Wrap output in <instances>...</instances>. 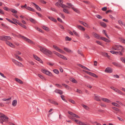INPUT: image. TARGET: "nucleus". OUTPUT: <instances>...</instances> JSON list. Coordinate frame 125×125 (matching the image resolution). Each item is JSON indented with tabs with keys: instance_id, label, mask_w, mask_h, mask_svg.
Masks as SVG:
<instances>
[{
	"instance_id": "nucleus-1",
	"label": "nucleus",
	"mask_w": 125,
	"mask_h": 125,
	"mask_svg": "<svg viewBox=\"0 0 125 125\" xmlns=\"http://www.w3.org/2000/svg\"><path fill=\"white\" fill-rule=\"evenodd\" d=\"M41 50V52L43 53L48 56L51 57V55L52 54V52L44 47V48H42Z\"/></svg>"
},
{
	"instance_id": "nucleus-2",
	"label": "nucleus",
	"mask_w": 125,
	"mask_h": 125,
	"mask_svg": "<svg viewBox=\"0 0 125 125\" xmlns=\"http://www.w3.org/2000/svg\"><path fill=\"white\" fill-rule=\"evenodd\" d=\"M41 50V52L43 53L48 56L51 57V55L52 54V52L44 47V48H42Z\"/></svg>"
},
{
	"instance_id": "nucleus-3",
	"label": "nucleus",
	"mask_w": 125,
	"mask_h": 125,
	"mask_svg": "<svg viewBox=\"0 0 125 125\" xmlns=\"http://www.w3.org/2000/svg\"><path fill=\"white\" fill-rule=\"evenodd\" d=\"M41 50V52L43 53L48 56L51 57V55L52 54V52L44 47V48H42Z\"/></svg>"
},
{
	"instance_id": "nucleus-4",
	"label": "nucleus",
	"mask_w": 125,
	"mask_h": 125,
	"mask_svg": "<svg viewBox=\"0 0 125 125\" xmlns=\"http://www.w3.org/2000/svg\"><path fill=\"white\" fill-rule=\"evenodd\" d=\"M11 39V38L9 36L3 35L0 36V40L2 41H4L6 42L8 40H9Z\"/></svg>"
},
{
	"instance_id": "nucleus-5",
	"label": "nucleus",
	"mask_w": 125,
	"mask_h": 125,
	"mask_svg": "<svg viewBox=\"0 0 125 125\" xmlns=\"http://www.w3.org/2000/svg\"><path fill=\"white\" fill-rule=\"evenodd\" d=\"M0 117L1 120H2L3 121L7 122L8 121V119L9 118L5 115H1L0 116Z\"/></svg>"
},
{
	"instance_id": "nucleus-6",
	"label": "nucleus",
	"mask_w": 125,
	"mask_h": 125,
	"mask_svg": "<svg viewBox=\"0 0 125 125\" xmlns=\"http://www.w3.org/2000/svg\"><path fill=\"white\" fill-rule=\"evenodd\" d=\"M110 87L111 88V89H113L116 92L122 95H125V94H124L122 92H121L118 89L116 88H115L114 87L112 86L111 87Z\"/></svg>"
},
{
	"instance_id": "nucleus-7",
	"label": "nucleus",
	"mask_w": 125,
	"mask_h": 125,
	"mask_svg": "<svg viewBox=\"0 0 125 125\" xmlns=\"http://www.w3.org/2000/svg\"><path fill=\"white\" fill-rule=\"evenodd\" d=\"M83 71L89 74L91 76H92L96 78H97L98 77L97 76L96 74L94 73L86 71L85 70H83Z\"/></svg>"
},
{
	"instance_id": "nucleus-8",
	"label": "nucleus",
	"mask_w": 125,
	"mask_h": 125,
	"mask_svg": "<svg viewBox=\"0 0 125 125\" xmlns=\"http://www.w3.org/2000/svg\"><path fill=\"white\" fill-rule=\"evenodd\" d=\"M105 72L108 73H111L113 72L112 69L109 67L107 68L105 70Z\"/></svg>"
},
{
	"instance_id": "nucleus-9",
	"label": "nucleus",
	"mask_w": 125,
	"mask_h": 125,
	"mask_svg": "<svg viewBox=\"0 0 125 125\" xmlns=\"http://www.w3.org/2000/svg\"><path fill=\"white\" fill-rule=\"evenodd\" d=\"M112 63L114 65L117 67L120 68H122L123 67V66L122 65L120 64H118L117 62H112Z\"/></svg>"
},
{
	"instance_id": "nucleus-10",
	"label": "nucleus",
	"mask_w": 125,
	"mask_h": 125,
	"mask_svg": "<svg viewBox=\"0 0 125 125\" xmlns=\"http://www.w3.org/2000/svg\"><path fill=\"white\" fill-rule=\"evenodd\" d=\"M20 37H21L23 39H24L25 41L28 42L30 43L31 40L29 39L26 37L24 36L20 35Z\"/></svg>"
},
{
	"instance_id": "nucleus-11",
	"label": "nucleus",
	"mask_w": 125,
	"mask_h": 125,
	"mask_svg": "<svg viewBox=\"0 0 125 125\" xmlns=\"http://www.w3.org/2000/svg\"><path fill=\"white\" fill-rule=\"evenodd\" d=\"M32 3L35 6V7L36 9L39 11H41L42 10L39 7V6L36 5L35 3L34 2H32Z\"/></svg>"
},
{
	"instance_id": "nucleus-12",
	"label": "nucleus",
	"mask_w": 125,
	"mask_h": 125,
	"mask_svg": "<svg viewBox=\"0 0 125 125\" xmlns=\"http://www.w3.org/2000/svg\"><path fill=\"white\" fill-rule=\"evenodd\" d=\"M55 92L59 94L60 95L62 94L63 93V91L61 90L56 89L55 91Z\"/></svg>"
},
{
	"instance_id": "nucleus-13",
	"label": "nucleus",
	"mask_w": 125,
	"mask_h": 125,
	"mask_svg": "<svg viewBox=\"0 0 125 125\" xmlns=\"http://www.w3.org/2000/svg\"><path fill=\"white\" fill-rule=\"evenodd\" d=\"M77 27L78 28L81 30L84 31L85 30L84 28L81 25H77Z\"/></svg>"
},
{
	"instance_id": "nucleus-14",
	"label": "nucleus",
	"mask_w": 125,
	"mask_h": 125,
	"mask_svg": "<svg viewBox=\"0 0 125 125\" xmlns=\"http://www.w3.org/2000/svg\"><path fill=\"white\" fill-rule=\"evenodd\" d=\"M114 47L116 48L117 50H121V48H122V46L121 45H114Z\"/></svg>"
},
{
	"instance_id": "nucleus-15",
	"label": "nucleus",
	"mask_w": 125,
	"mask_h": 125,
	"mask_svg": "<svg viewBox=\"0 0 125 125\" xmlns=\"http://www.w3.org/2000/svg\"><path fill=\"white\" fill-rule=\"evenodd\" d=\"M92 34L97 39H99L100 36L98 34L95 32H93L92 33Z\"/></svg>"
},
{
	"instance_id": "nucleus-16",
	"label": "nucleus",
	"mask_w": 125,
	"mask_h": 125,
	"mask_svg": "<svg viewBox=\"0 0 125 125\" xmlns=\"http://www.w3.org/2000/svg\"><path fill=\"white\" fill-rule=\"evenodd\" d=\"M100 39L106 42H110V41L109 40L105 37H100Z\"/></svg>"
},
{
	"instance_id": "nucleus-17",
	"label": "nucleus",
	"mask_w": 125,
	"mask_h": 125,
	"mask_svg": "<svg viewBox=\"0 0 125 125\" xmlns=\"http://www.w3.org/2000/svg\"><path fill=\"white\" fill-rule=\"evenodd\" d=\"M102 101L107 103H109L111 102L110 100L106 98H102Z\"/></svg>"
},
{
	"instance_id": "nucleus-18",
	"label": "nucleus",
	"mask_w": 125,
	"mask_h": 125,
	"mask_svg": "<svg viewBox=\"0 0 125 125\" xmlns=\"http://www.w3.org/2000/svg\"><path fill=\"white\" fill-rule=\"evenodd\" d=\"M6 43L7 45H8L9 46L11 47H14V45L13 44L7 41L6 42Z\"/></svg>"
},
{
	"instance_id": "nucleus-19",
	"label": "nucleus",
	"mask_w": 125,
	"mask_h": 125,
	"mask_svg": "<svg viewBox=\"0 0 125 125\" xmlns=\"http://www.w3.org/2000/svg\"><path fill=\"white\" fill-rule=\"evenodd\" d=\"M47 17L49 19L52 20V21H54L55 22H56V21H57L56 19H54V18L52 17H50L49 16H48Z\"/></svg>"
},
{
	"instance_id": "nucleus-20",
	"label": "nucleus",
	"mask_w": 125,
	"mask_h": 125,
	"mask_svg": "<svg viewBox=\"0 0 125 125\" xmlns=\"http://www.w3.org/2000/svg\"><path fill=\"white\" fill-rule=\"evenodd\" d=\"M77 124L80 125H90L88 123H86L85 124L81 121H79V122L77 123Z\"/></svg>"
},
{
	"instance_id": "nucleus-21",
	"label": "nucleus",
	"mask_w": 125,
	"mask_h": 125,
	"mask_svg": "<svg viewBox=\"0 0 125 125\" xmlns=\"http://www.w3.org/2000/svg\"><path fill=\"white\" fill-rule=\"evenodd\" d=\"M15 80L17 82H18L19 83H20L21 84H22L23 83L22 81L20 80V79H19L18 78H15Z\"/></svg>"
},
{
	"instance_id": "nucleus-22",
	"label": "nucleus",
	"mask_w": 125,
	"mask_h": 125,
	"mask_svg": "<svg viewBox=\"0 0 125 125\" xmlns=\"http://www.w3.org/2000/svg\"><path fill=\"white\" fill-rule=\"evenodd\" d=\"M18 24L20 26H21L22 27L25 29H26L27 28V27L24 24H22L21 23H20V22L18 21Z\"/></svg>"
},
{
	"instance_id": "nucleus-23",
	"label": "nucleus",
	"mask_w": 125,
	"mask_h": 125,
	"mask_svg": "<svg viewBox=\"0 0 125 125\" xmlns=\"http://www.w3.org/2000/svg\"><path fill=\"white\" fill-rule=\"evenodd\" d=\"M64 50L66 52H73L69 48L64 47Z\"/></svg>"
},
{
	"instance_id": "nucleus-24",
	"label": "nucleus",
	"mask_w": 125,
	"mask_h": 125,
	"mask_svg": "<svg viewBox=\"0 0 125 125\" xmlns=\"http://www.w3.org/2000/svg\"><path fill=\"white\" fill-rule=\"evenodd\" d=\"M17 103V101L16 100H14L12 103V105L13 106H15L16 105Z\"/></svg>"
},
{
	"instance_id": "nucleus-25",
	"label": "nucleus",
	"mask_w": 125,
	"mask_h": 125,
	"mask_svg": "<svg viewBox=\"0 0 125 125\" xmlns=\"http://www.w3.org/2000/svg\"><path fill=\"white\" fill-rule=\"evenodd\" d=\"M79 22L81 24H83L84 26L86 27H88V24L86 23L83 22V21H79Z\"/></svg>"
},
{
	"instance_id": "nucleus-26",
	"label": "nucleus",
	"mask_w": 125,
	"mask_h": 125,
	"mask_svg": "<svg viewBox=\"0 0 125 125\" xmlns=\"http://www.w3.org/2000/svg\"><path fill=\"white\" fill-rule=\"evenodd\" d=\"M26 8H27L26 9L29 10H30L33 12L35 11V10L34 9L32 8H31L30 7L28 6Z\"/></svg>"
},
{
	"instance_id": "nucleus-27",
	"label": "nucleus",
	"mask_w": 125,
	"mask_h": 125,
	"mask_svg": "<svg viewBox=\"0 0 125 125\" xmlns=\"http://www.w3.org/2000/svg\"><path fill=\"white\" fill-rule=\"evenodd\" d=\"M45 74H46L47 75H48L52 77L53 76V75L50 72L48 71L47 70L46 71V73Z\"/></svg>"
},
{
	"instance_id": "nucleus-28",
	"label": "nucleus",
	"mask_w": 125,
	"mask_h": 125,
	"mask_svg": "<svg viewBox=\"0 0 125 125\" xmlns=\"http://www.w3.org/2000/svg\"><path fill=\"white\" fill-rule=\"evenodd\" d=\"M100 24L101 26L104 28H105L106 27V24L103 22H101L100 23Z\"/></svg>"
},
{
	"instance_id": "nucleus-29",
	"label": "nucleus",
	"mask_w": 125,
	"mask_h": 125,
	"mask_svg": "<svg viewBox=\"0 0 125 125\" xmlns=\"http://www.w3.org/2000/svg\"><path fill=\"white\" fill-rule=\"evenodd\" d=\"M62 3H58V2H57L56 3L55 5L59 7H62Z\"/></svg>"
},
{
	"instance_id": "nucleus-30",
	"label": "nucleus",
	"mask_w": 125,
	"mask_h": 125,
	"mask_svg": "<svg viewBox=\"0 0 125 125\" xmlns=\"http://www.w3.org/2000/svg\"><path fill=\"white\" fill-rule=\"evenodd\" d=\"M63 11L65 13L69 14L70 13V12L68 10V9L64 8L63 9Z\"/></svg>"
},
{
	"instance_id": "nucleus-31",
	"label": "nucleus",
	"mask_w": 125,
	"mask_h": 125,
	"mask_svg": "<svg viewBox=\"0 0 125 125\" xmlns=\"http://www.w3.org/2000/svg\"><path fill=\"white\" fill-rule=\"evenodd\" d=\"M29 20L32 23H35L36 22V21L31 18H30Z\"/></svg>"
},
{
	"instance_id": "nucleus-32",
	"label": "nucleus",
	"mask_w": 125,
	"mask_h": 125,
	"mask_svg": "<svg viewBox=\"0 0 125 125\" xmlns=\"http://www.w3.org/2000/svg\"><path fill=\"white\" fill-rule=\"evenodd\" d=\"M60 55L59 56V57H61V58H62V59H64V60H67V58L65 57L64 56L61 54H60Z\"/></svg>"
},
{
	"instance_id": "nucleus-33",
	"label": "nucleus",
	"mask_w": 125,
	"mask_h": 125,
	"mask_svg": "<svg viewBox=\"0 0 125 125\" xmlns=\"http://www.w3.org/2000/svg\"><path fill=\"white\" fill-rule=\"evenodd\" d=\"M38 76L39 77L42 79L43 80L45 81L46 80V79L41 74H38Z\"/></svg>"
},
{
	"instance_id": "nucleus-34",
	"label": "nucleus",
	"mask_w": 125,
	"mask_h": 125,
	"mask_svg": "<svg viewBox=\"0 0 125 125\" xmlns=\"http://www.w3.org/2000/svg\"><path fill=\"white\" fill-rule=\"evenodd\" d=\"M62 84L63 86H64L66 89H69L70 87L68 85L64 83H62Z\"/></svg>"
},
{
	"instance_id": "nucleus-35",
	"label": "nucleus",
	"mask_w": 125,
	"mask_h": 125,
	"mask_svg": "<svg viewBox=\"0 0 125 125\" xmlns=\"http://www.w3.org/2000/svg\"><path fill=\"white\" fill-rule=\"evenodd\" d=\"M112 105H114L115 106H116L117 107H119V106H120L118 104H117L115 103H114V102L112 103Z\"/></svg>"
},
{
	"instance_id": "nucleus-36",
	"label": "nucleus",
	"mask_w": 125,
	"mask_h": 125,
	"mask_svg": "<svg viewBox=\"0 0 125 125\" xmlns=\"http://www.w3.org/2000/svg\"><path fill=\"white\" fill-rule=\"evenodd\" d=\"M67 4L69 6V7H70V8H72L74 7L73 5L71 3H67Z\"/></svg>"
},
{
	"instance_id": "nucleus-37",
	"label": "nucleus",
	"mask_w": 125,
	"mask_h": 125,
	"mask_svg": "<svg viewBox=\"0 0 125 125\" xmlns=\"http://www.w3.org/2000/svg\"><path fill=\"white\" fill-rule=\"evenodd\" d=\"M10 10L12 12L15 13H17V11L14 9H11Z\"/></svg>"
},
{
	"instance_id": "nucleus-38",
	"label": "nucleus",
	"mask_w": 125,
	"mask_h": 125,
	"mask_svg": "<svg viewBox=\"0 0 125 125\" xmlns=\"http://www.w3.org/2000/svg\"><path fill=\"white\" fill-rule=\"evenodd\" d=\"M6 19L7 20H8L9 21V22H10V23H13V24H16V25H17L14 22H13L12 21L10 20V19H9L8 18H6Z\"/></svg>"
},
{
	"instance_id": "nucleus-39",
	"label": "nucleus",
	"mask_w": 125,
	"mask_h": 125,
	"mask_svg": "<svg viewBox=\"0 0 125 125\" xmlns=\"http://www.w3.org/2000/svg\"><path fill=\"white\" fill-rule=\"evenodd\" d=\"M82 105L86 109L88 110L89 109V108L87 106L83 104H82Z\"/></svg>"
},
{
	"instance_id": "nucleus-40",
	"label": "nucleus",
	"mask_w": 125,
	"mask_h": 125,
	"mask_svg": "<svg viewBox=\"0 0 125 125\" xmlns=\"http://www.w3.org/2000/svg\"><path fill=\"white\" fill-rule=\"evenodd\" d=\"M71 81L74 83H77V81L74 78H72L71 79Z\"/></svg>"
},
{
	"instance_id": "nucleus-41",
	"label": "nucleus",
	"mask_w": 125,
	"mask_h": 125,
	"mask_svg": "<svg viewBox=\"0 0 125 125\" xmlns=\"http://www.w3.org/2000/svg\"><path fill=\"white\" fill-rule=\"evenodd\" d=\"M73 32L74 33V34L76 36H77L78 37H79V34H78V33L75 30H73Z\"/></svg>"
},
{
	"instance_id": "nucleus-42",
	"label": "nucleus",
	"mask_w": 125,
	"mask_h": 125,
	"mask_svg": "<svg viewBox=\"0 0 125 125\" xmlns=\"http://www.w3.org/2000/svg\"><path fill=\"white\" fill-rule=\"evenodd\" d=\"M42 28L45 31H49V28L47 27H46L45 26H43L42 27Z\"/></svg>"
},
{
	"instance_id": "nucleus-43",
	"label": "nucleus",
	"mask_w": 125,
	"mask_h": 125,
	"mask_svg": "<svg viewBox=\"0 0 125 125\" xmlns=\"http://www.w3.org/2000/svg\"><path fill=\"white\" fill-rule=\"evenodd\" d=\"M103 56H104L107 57L108 58H109L110 57V56H109L108 54L107 53L104 52L103 53Z\"/></svg>"
},
{
	"instance_id": "nucleus-44",
	"label": "nucleus",
	"mask_w": 125,
	"mask_h": 125,
	"mask_svg": "<svg viewBox=\"0 0 125 125\" xmlns=\"http://www.w3.org/2000/svg\"><path fill=\"white\" fill-rule=\"evenodd\" d=\"M95 99L97 101H101V100L99 99V97L98 96H95Z\"/></svg>"
},
{
	"instance_id": "nucleus-45",
	"label": "nucleus",
	"mask_w": 125,
	"mask_h": 125,
	"mask_svg": "<svg viewBox=\"0 0 125 125\" xmlns=\"http://www.w3.org/2000/svg\"><path fill=\"white\" fill-rule=\"evenodd\" d=\"M35 29L36 30H37L39 31L40 32H41L42 33H43V32L39 28H38V27L35 28Z\"/></svg>"
},
{
	"instance_id": "nucleus-46",
	"label": "nucleus",
	"mask_w": 125,
	"mask_h": 125,
	"mask_svg": "<svg viewBox=\"0 0 125 125\" xmlns=\"http://www.w3.org/2000/svg\"><path fill=\"white\" fill-rule=\"evenodd\" d=\"M120 40L121 42L125 43V39L122 38H120Z\"/></svg>"
},
{
	"instance_id": "nucleus-47",
	"label": "nucleus",
	"mask_w": 125,
	"mask_h": 125,
	"mask_svg": "<svg viewBox=\"0 0 125 125\" xmlns=\"http://www.w3.org/2000/svg\"><path fill=\"white\" fill-rule=\"evenodd\" d=\"M72 9L73 10L76 12L77 13L79 12V11L77 9L74 8L73 7L72 8Z\"/></svg>"
},
{
	"instance_id": "nucleus-48",
	"label": "nucleus",
	"mask_w": 125,
	"mask_h": 125,
	"mask_svg": "<svg viewBox=\"0 0 125 125\" xmlns=\"http://www.w3.org/2000/svg\"><path fill=\"white\" fill-rule=\"evenodd\" d=\"M71 38H69L68 36H66L65 38V40L66 41H70L71 40Z\"/></svg>"
},
{
	"instance_id": "nucleus-49",
	"label": "nucleus",
	"mask_w": 125,
	"mask_h": 125,
	"mask_svg": "<svg viewBox=\"0 0 125 125\" xmlns=\"http://www.w3.org/2000/svg\"><path fill=\"white\" fill-rule=\"evenodd\" d=\"M53 71L54 73L57 74H58L59 73V71L57 69H54L53 70Z\"/></svg>"
},
{
	"instance_id": "nucleus-50",
	"label": "nucleus",
	"mask_w": 125,
	"mask_h": 125,
	"mask_svg": "<svg viewBox=\"0 0 125 125\" xmlns=\"http://www.w3.org/2000/svg\"><path fill=\"white\" fill-rule=\"evenodd\" d=\"M61 97L62 99L65 102H67V101L66 100H65L64 97V96L63 95H62L61 96Z\"/></svg>"
},
{
	"instance_id": "nucleus-51",
	"label": "nucleus",
	"mask_w": 125,
	"mask_h": 125,
	"mask_svg": "<svg viewBox=\"0 0 125 125\" xmlns=\"http://www.w3.org/2000/svg\"><path fill=\"white\" fill-rule=\"evenodd\" d=\"M53 48L57 51H58V50L60 48L59 47L55 45H53Z\"/></svg>"
},
{
	"instance_id": "nucleus-52",
	"label": "nucleus",
	"mask_w": 125,
	"mask_h": 125,
	"mask_svg": "<svg viewBox=\"0 0 125 125\" xmlns=\"http://www.w3.org/2000/svg\"><path fill=\"white\" fill-rule=\"evenodd\" d=\"M84 37L88 39H90V38L89 36L87 34L85 33L84 34Z\"/></svg>"
},
{
	"instance_id": "nucleus-53",
	"label": "nucleus",
	"mask_w": 125,
	"mask_h": 125,
	"mask_svg": "<svg viewBox=\"0 0 125 125\" xmlns=\"http://www.w3.org/2000/svg\"><path fill=\"white\" fill-rule=\"evenodd\" d=\"M78 54H80L81 56H83V54L82 53V52L79 50L78 51Z\"/></svg>"
},
{
	"instance_id": "nucleus-54",
	"label": "nucleus",
	"mask_w": 125,
	"mask_h": 125,
	"mask_svg": "<svg viewBox=\"0 0 125 125\" xmlns=\"http://www.w3.org/2000/svg\"><path fill=\"white\" fill-rule=\"evenodd\" d=\"M12 61L15 64H17V63H18V61L13 59H12Z\"/></svg>"
},
{
	"instance_id": "nucleus-55",
	"label": "nucleus",
	"mask_w": 125,
	"mask_h": 125,
	"mask_svg": "<svg viewBox=\"0 0 125 125\" xmlns=\"http://www.w3.org/2000/svg\"><path fill=\"white\" fill-rule=\"evenodd\" d=\"M75 90L76 92H78V93H79L80 94H81L82 93V91L81 90H79L78 89H76V90Z\"/></svg>"
},
{
	"instance_id": "nucleus-56",
	"label": "nucleus",
	"mask_w": 125,
	"mask_h": 125,
	"mask_svg": "<svg viewBox=\"0 0 125 125\" xmlns=\"http://www.w3.org/2000/svg\"><path fill=\"white\" fill-rule=\"evenodd\" d=\"M112 108L114 110H115L116 111H119V109H118V108H116L115 107H112Z\"/></svg>"
},
{
	"instance_id": "nucleus-57",
	"label": "nucleus",
	"mask_w": 125,
	"mask_h": 125,
	"mask_svg": "<svg viewBox=\"0 0 125 125\" xmlns=\"http://www.w3.org/2000/svg\"><path fill=\"white\" fill-rule=\"evenodd\" d=\"M121 60L123 62L125 63V58L124 57H121L120 58Z\"/></svg>"
},
{
	"instance_id": "nucleus-58",
	"label": "nucleus",
	"mask_w": 125,
	"mask_h": 125,
	"mask_svg": "<svg viewBox=\"0 0 125 125\" xmlns=\"http://www.w3.org/2000/svg\"><path fill=\"white\" fill-rule=\"evenodd\" d=\"M62 8H70V7H69V6H66V5H65L64 4H62Z\"/></svg>"
},
{
	"instance_id": "nucleus-59",
	"label": "nucleus",
	"mask_w": 125,
	"mask_h": 125,
	"mask_svg": "<svg viewBox=\"0 0 125 125\" xmlns=\"http://www.w3.org/2000/svg\"><path fill=\"white\" fill-rule=\"evenodd\" d=\"M96 42L98 44H99L101 46H102V44L99 41H96Z\"/></svg>"
},
{
	"instance_id": "nucleus-60",
	"label": "nucleus",
	"mask_w": 125,
	"mask_h": 125,
	"mask_svg": "<svg viewBox=\"0 0 125 125\" xmlns=\"http://www.w3.org/2000/svg\"><path fill=\"white\" fill-rule=\"evenodd\" d=\"M53 52L54 54L57 55L58 56H59L60 55V54L56 52L53 51Z\"/></svg>"
},
{
	"instance_id": "nucleus-61",
	"label": "nucleus",
	"mask_w": 125,
	"mask_h": 125,
	"mask_svg": "<svg viewBox=\"0 0 125 125\" xmlns=\"http://www.w3.org/2000/svg\"><path fill=\"white\" fill-rule=\"evenodd\" d=\"M51 9L52 11H54L55 12H56L57 11L56 10L53 8H51Z\"/></svg>"
},
{
	"instance_id": "nucleus-62",
	"label": "nucleus",
	"mask_w": 125,
	"mask_h": 125,
	"mask_svg": "<svg viewBox=\"0 0 125 125\" xmlns=\"http://www.w3.org/2000/svg\"><path fill=\"white\" fill-rule=\"evenodd\" d=\"M73 117H76V118H80V117L79 116L77 115H76V114H74L73 115Z\"/></svg>"
},
{
	"instance_id": "nucleus-63",
	"label": "nucleus",
	"mask_w": 125,
	"mask_h": 125,
	"mask_svg": "<svg viewBox=\"0 0 125 125\" xmlns=\"http://www.w3.org/2000/svg\"><path fill=\"white\" fill-rule=\"evenodd\" d=\"M12 20L14 21V22H15L18 24V22L17 21H18L16 19H15L14 18H12Z\"/></svg>"
},
{
	"instance_id": "nucleus-64",
	"label": "nucleus",
	"mask_w": 125,
	"mask_h": 125,
	"mask_svg": "<svg viewBox=\"0 0 125 125\" xmlns=\"http://www.w3.org/2000/svg\"><path fill=\"white\" fill-rule=\"evenodd\" d=\"M107 8L106 7H104L102 8L101 10L103 11H105L107 10Z\"/></svg>"
}]
</instances>
